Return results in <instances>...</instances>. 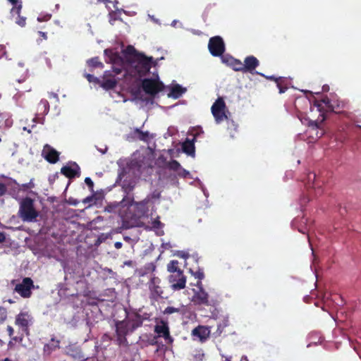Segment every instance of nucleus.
<instances>
[{
	"label": "nucleus",
	"instance_id": "58",
	"mask_svg": "<svg viewBox=\"0 0 361 361\" xmlns=\"http://www.w3.org/2000/svg\"><path fill=\"white\" fill-rule=\"evenodd\" d=\"M3 361H11L9 358L6 357L3 360Z\"/></svg>",
	"mask_w": 361,
	"mask_h": 361
},
{
	"label": "nucleus",
	"instance_id": "30",
	"mask_svg": "<svg viewBox=\"0 0 361 361\" xmlns=\"http://www.w3.org/2000/svg\"><path fill=\"white\" fill-rule=\"evenodd\" d=\"M163 313L164 314H171L173 313H178L181 315H183L185 313V307L183 305L180 306L179 307H174L171 306H169L164 310Z\"/></svg>",
	"mask_w": 361,
	"mask_h": 361
},
{
	"label": "nucleus",
	"instance_id": "23",
	"mask_svg": "<svg viewBox=\"0 0 361 361\" xmlns=\"http://www.w3.org/2000/svg\"><path fill=\"white\" fill-rule=\"evenodd\" d=\"M42 154L44 159L51 164H55L59 161V153L49 145L45 146Z\"/></svg>",
	"mask_w": 361,
	"mask_h": 361
},
{
	"label": "nucleus",
	"instance_id": "39",
	"mask_svg": "<svg viewBox=\"0 0 361 361\" xmlns=\"http://www.w3.org/2000/svg\"><path fill=\"white\" fill-rule=\"evenodd\" d=\"M283 82L284 80L281 78V80H279V82H276L280 94L284 93L288 89V87L283 84Z\"/></svg>",
	"mask_w": 361,
	"mask_h": 361
},
{
	"label": "nucleus",
	"instance_id": "43",
	"mask_svg": "<svg viewBox=\"0 0 361 361\" xmlns=\"http://www.w3.org/2000/svg\"><path fill=\"white\" fill-rule=\"evenodd\" d=\"M257 73L259 74V75L262 76V77L266 78L267 80L274 81L276 83L277 82H279V80H281V77L276 78L274 75L266 76L263 73Z\"/></svg>",
	"mask_w": 361,
	"mask_h": 361
},
{
	"label": "nucleus",
	"instance_id": "3",
	"mask_svg": "<svg viewBox=\"0 0 361 361\" xmlns=\"http://www.w3.org/2000/svg\"><path fill=\"white\" fill-rule=\"evenodd\" d=\"M130 169H123L122 172L119 173L118 177L116 180V183L121 182L120 185L122 188L126 196L123 198L120 203H123L128 201V195L133 191L136 185V180L133 177H130L129 175Z\"/></svg>",
	"mask_w": 361,
	"mask_h": 361
},
{
	"label": "nucleus",
	"instance_id": "55",
	"mask_svg": "<svg viewBox=\"0 0 361 361\" xmlns=\"http://www.w3.org/2000/svg\"><path fill=\"white\" fill-rule=\"evenodd\" d=\"M92 199V197H88L85 198V199L83 200V202H84V203L89 202Z\"/></svg>",
	"mask_w": 361,
	"mask_h": 361
},
{
	"label": "nucleus",
	"instance_id": "21",
	"mask_svg": "<svg viewBox=\"0 0 361 361\" xmlns=\"http://www.w3.org/2000/svg\"><path fill=\"white\" fill-rule=\"evenodd\" d=\"M61 341L55 336H52L49 341L44 344L43 348V355L45 357L50 356L53 352L60 348Z\"/></svg>",
	"mask_w": 361,
	"mask_h": 361
},
{
	"label": "nucleus",
	"instance_id": "13",
	"mask_svg": "<svg viewBox=\"0 0 361 361\" xmlns=\"http://www.w3.org/2000/svg\"><path fill=\"white\" fill-rule=\"evenodd\" d=\"M34 288L33 281L26 277L23 279L20 283L16 285L14 290L17 292L22 298H27L32 295V289Z\"/></svg>",
	"mask_w": 361,
	"mask_h": 361
},
{
	"label": "nucleus",
	"instance_id": "47",
	"mask_svg": "<svg viewBox=\"0 0 361 361\" xmlns=\"http://www.w3.org/2000/svg\"><path fill=\"white\" fill-rule=\"evenodd\" d=\"M7 188L5 184L0 183V196H3L6 194Z\"/></svg>",
	"mask_w": 361,
	"mask_h": 361
},
{
	"label": "nucleus",
	"instance_id": "25",
	"mask_svg": "<svg viewBox=\"0 0 361 361\" xmlns=\"http://www.w3.org/2000/svg\"><path fill=\"white\" fill-rule=\"evenodd\" d=\"M22 5H18L16 8L11 9V14L13 18H15V22L20 27H24L26 24V18L20 16Z\"/></svg>",
	"mask_w": 361,
	"mask_h": 361
},
{
	"label": "nucleus",
	"instance_id": "41",
	"mask_svg": "<svg viewBox=\"0 0 361 361\" xmlns=\"http://www.w3.org/2000/svg\"><path fill=\"white\" fill-rule=\"evenodd\" d=\"M7 318V311H6V309L3 307H0V322H4Z\"/></svg>",
	"mask_w": 361,
	"mask_h": 361
},
{
	"label": "nucleus",
	"instance_id": "16",
	"mask_svg": "<svg viewBox=\"0 0 361 361\" xmlns=\"http://www.w3.org/2000/svg\"><path fill=\"white\" fill-rule=\"evenodd\" d=\"M61 173L66 178L71 179L80 176V168L75 162H72L63 166L61 169Z\"/></svg>",
	"mask_w": 361,
	"mask_h": 361
},
{
	"label": "nucleus",
	"instance_id": "19",
	"mask_svg": "<svg viewBox=\"0 0 361 361\" xmlns=\"http://www.w3.org/2000/svg\"><path fill=\"white\" fill-rule=\"evenodd\" d=\"M30 316L27 312H20L16 317L15 323L17 326L22 328L26 335H29V326L30 322Z\"/></svg>",
	"mask_w": 361,
	"mask_h": 361
},
{
	"label": "nucleus",
	"instance_id": "18",
	"mask_svg": "<svg viewBox=\"0 0 361 361\" xmlns=\"http://www.w3.org/2000/svg\"><path fill=\"white\" fill-rule=\"evenodd\" d=\"M191 335L194 339L204 342L210 336V329L205 326L199 325L192 331Z\"/></svg>",
	"mask_w": 361,
	"mask_h": 361
},
{
	"label": "nucleus",
	"instance_id": "48",
	"mask_svg": "<svg viewBox=\"0 0 361 361\" xmlns=\"http://www.w3.org/2000/svg\"><path fill=\"white\" fill-rule=\"evenodd\" d=\"M11 4L13 5V8H16L18 5H22V1L20 0H8Z\"/></svg>",
	"mask_w": 361,
	"mask_h": 361
},
{
	"label": "nucleus",
	"instance_id": "1",
	"mask_svg": "<svg viewBox=\"0 0 361 361\" xmlns=\"http://www.w3.org/2000/svg\"><path fill=\"white\" fill-rule=\"evenodd\" d=\"M128 49L133 50V58L130 61L132 73L135 76L143 77L146 75L157 61L152 56H147L143 53L137 51L133 47L129 46Z\"/></svg>",
	"mask_w": 361,
	"mask_h": 361
},
{
	"label": "nucleus",
	"instance_id": "28",
	"mask_svg": "<svg viewBox=\"0 0 361 361\" xmlns=\"http://www.w3.org/2000/svg\"><path fill=\"white\" fill-rule=\"evenodd\" d=\"M67 354L74 359H77L78 360H85L87 357L82 353L80 349L78 348H70L68 350Z\"/></svg>",
	"mask_w": 361,
	"mask_h": 361
},
{
	"label": "nucleus",
	"instance_id": "9",
	"mask_svg": "<svg viewBox=\"0 0 361 361\" xmlns=\"http://www.w3.org/2000/svg\"><path fill=\"white\" fill-rule=\"evenodd\" d=\"M305 185L310 196L317 197L321 195L323 192L320 182L317 179L316 174L313 172H310L307 174V181Z\"/></svg>",
	"mask_w": 361,
	"mask_h": 361
},
{
	"label": "nucleus",
	"instance_id": "7",
	"mask_svg": "<svg viewBox=\"0 0 361 361\" xmlns=\"http://www.w3.org/2000/svg\"><path fill=\"white\" fill-rule=\"evenodd\" d=\"M142 87L147 94L155 96L164 88L163 82L152 78H145L142 81Z\"/></svg>",
	"mask_w": 361,
	"mask_h": 361
},
{
	"label": "nucleus",
	"instance_id": "14",
	"mask_svg": "<svg viewBox=\"0 0 361 361\" xmlns=\"http://www.w3.org/2000/svg\"><path fill=\"white\" fill-rule=\"evenodd\" d=\"M161 279L157 276H153L149 282V298L157 301L159 298H163L164 290L160 286Z\"/></svg>",
	"mask_w": 361,
	"mask_h": 361
},
{
	"label": "nucleus",
	"instance_id": "37",
	"mask_svg": "<svg viewBox=\"0 0 361 361\" xmlns=\"http://www.w3.org/2000/svg\"><path fill=\"white\" fill-rule=\"evenodd\" d=\"M39 107H41L43 109L42 113L44 114H48L49 111V104L47 100L42 99L39 104Z\"/></svg>",
	"mask_w": 361,
	"mask_h": 361
},
{
	"label": "nucleus",
	"instance_id": "4",
	"mask_svg": "<svg viewBox=\"0 0 361 361\" xmlns=\"http://www.w3.org/2000/svg\"><path fill=\"white\" fill-rule=\"evenodd\" d=\"M19 214L24 221H33L38 216L39 213L35 209L34 200L30 197H25L20 203Z\"/></svg>",
	"mask_w": 361,
	"mask_h": 361
},
{
	"label": "nucleus",
	"instance_id": "45",
	"mask_svg": "<svg viewBox=\"0 0 361 361\" xmlns=\"http://www.w3.org/2000/svg\"><path fill=\"white\" fill-rule=\"evenodd\" d=\"M34 187V184L32 181L27 183H24V184H22V185L20 186V188L23 190H27L29 189H31Z\"/></svg>",
	"mask_w": 361,
	"mask_h": 361
},
{
	"label": "nucleus",
	"instance_id": "2",
	"mask_svg": "<svg viewBox=\"0 0 361 361\" xmlns=\"http://www.w3.org/2000/svg\"><path fill=\"white\" fill-rule=\"evenodd\" d=\"M333 99L334 98L330 99L326 96L321 100L314 102V106L317 108V111H319L320 114L316 121H311V126L314 127L316 130L320 129V131H317L316 134L318 137H321L324 133V130L321 129L320 126L326 118V112L330 111L331 105L333 104Z\"/></svg>",
	"mask_w": 361,
	"mask_h": 361
},
{
	"label": "nucleus",
	"instance_id": "6",
	"mask_svg": "<svg viewBox=\"0 0 361 361\" xmlns=\"http://www.w3.org/2000/svg\"><path fill=\"white\" fill-rule=\"evenodd\" d=\"M116 343L118 345H127L126 336L131 333V329L126 319L116 322Z\"/></svg>",
	"mask_w": 361,
	"mask_h": 361
},
{
	"label": "nucleus",
	"instance_id": "49",
	"mask_svg": "<svg viewBox=\"0 0 361 361\" xmlns=\"http://www.w3.org/2000/svg\"><path fill=\"white\" fill-rule=\"evenodd\" d=\"M117 204L116 205H111V204H109L108 206L106 207L105 208V210L109 212H114V209L116 207H117Z\"/></svg>",
	"mask_w": 361,
	"mask_h": 361
},
{
	"label": "nucleus",
	"instance_id": "8",
	"mask_svg": "<svg viewBox=\"0 0 361 361\" xmlns=\"http://www.w3.org/2000/svg\"><path fill=\"white\" fill-rule=\"evenodd\" d=\"M226 108V106L222 97H219L212 104L211 111L216 123H221L228 118L225 112Z\"/></svg>",
	"mask_w": 361,
	"mask_h": 361
},
{
	"label": "nucleus",
	"instance_id": "34",
	"mask_svg": "<svg viewBox=\"0 0 361 361\" xmlns=\"http://www.w3.org/2000/svg\"><path fill=\"white\" fill-rule=\"evenodd\" d=\"M134 134L137 135V138L140 140H142V141L147 142V141H148V140L149 138V132H147V131L143 132V131H142L141 130H140L138 128H135L134 130Z\"/></svg>",
	"mask_w": 361,
	"mask_h": 361
},
{
	"label": "nucleus",
	"instance_id": "46",
	"mask_svg": "<svg viewBox=\"0 0 361 361\" xmlns=\"http://www.w3.org/2000/svg\"><path fill=\"white\" fill-rule=\"evenodd\" d=\"M178 176H181V177H187L188 176H189L190 173L189 171H186L185 169H182L180 167V169L178 170Z\"/></svg>",
	"mask_w": 361,
	"mask_h": 361
},
{
	"label": "nucleus",
	"instance_id": "38",
	"mask_svg": "<svg viewBox=\"0 0 361 361\" xmlns=\"http://www.w3.org/2000/svg\"><path fill=\"white\" fill-rule=\"evenodd\" d=\"M160 197H161L160 192H159L157 190H154L153 192H152L151 194L148 195L145 198H149V203L151 204H153L152 200H153L159 199Z\"/></svg>",
	"mask_w": 361,
	"mask_h": 361
},
{
	"label": "nucleus",
	"instance_id": "24",
	"mask_svg": "<svg viewBox=\"0 0 361 361\" xmlns=\"http://www.w3.org/2000/svg\"><path fill=\"white\" fill-rule=\"evenodd\" d=\"M126 320L128 322L131 331H134L136 329L140 327L142 325L144 318L138 313H135L129 316L127 319H126Z\"/></svg>",
	"mask_w": 361,
	"mask_h": 361
},
{
	"label": "nucleus",
	"instance_id": "15",
	"mask_svg": "<svg viewBox=\"0 0 361 361\" xmlns=\"http://www.w3.org/2000/svg\"><path fill=\"white\" fill-rule=\"evenodd\" d=\"M128 204L134 206L135 213L138 216H145L148 214L150 204L149 198H145L142 201L135 202L133 197H128Z\"/></svg>",
	"mask_w": 361,
	"mask_h": 361
},
{
	"label": "nucleus",
	"instance_id": "12",
	"mask_svg": "<svg viewBox=\"0 0 361 361\" xmlns=\"http://www.w3.org/2000/svg\"><path fill=\"white\" fill-rule=\"evenodd\" d=\"M208 49L213 56H220L225 51V44L220 36L211 37L208 43Z\"/></svg>",
	"mask_w": 361,
	"mask_h": 361
},
{
	"label": "nucleus",
	"instance_id": "59",
	"mask_svg": "<svg viewBox=\"0 0 361 361\" xmlns=\"http://www.w3.org/2000/svg\"><path fill=\"white\" fill-rule=\"evenodd\" d=\"M225 361H231L229 358H226Z\"/></svg>",
	"mask_w": 361,
	"mask_h": 361
},
{
	"label": "nucleus",
	"instance_id": "29",
	"mask_svg": "<svg viewBox=\"0 0 361 361\" xmlns=\"http://www.w3.org/2000/svg\"><path fill=\"white\" fill-rule=\"evenodd\" d=\"M332 102L333 104L331 105L329 111L335 112L336 114L342 113L341 110L345 107V104L343 102L334 98L333 99Z\"/></svg>",
	"mask_w": 361,
	"mask_h": 361
},
{
	"label": "nucleus",
	"instance_id": "54",
	"mask_svg": "<svg viewBox=\"0 0 361 361\" xmlns=\"http://www.w3.org/2000/svg\"><path fill=\"white\" fill-rule=\"evenodd\" d=\"M69 203L73 205H76L78 203V201L77 200H72L71 199L69 200Z\"/></svg>",
	"mask_w": 361,
	"mask_h": 361
},
{
	"label": "nucleus",
	"instance_id": "11",
	"mask_svg": "<svg viewBox=\"0 0 361 361\" xmlns=\"http://www.w3.org/2000/svg\"><path fill=\"white\" fill-rule=\"evenodd\" d=\"M154 331L158 337L163 338L166 343L171 344L173 343V338L170 334L169 324L166 321L163 319L158 321L154 326Z\"/></svg>",
	"mask_w": 361,
	"mask_h": 361
},
{
	"label": "nucleus",
	"instance_id": "33",
	"mask_svg": "<svg viewBox=\"0 0 361 361\" xmlns=\"http://www.w3.org/2000/svg\"><path fill=\"white\" fill-rule=\"evenodd\" d=\"M230 65L234 71L243 73V63L240 60L231 58Z\"/></svg>",
	"mask_w": 361,
	"mask_h": 361
},
{
	"label": "nucleus",
	"instance_id": "17",
	"mask_svg": "<svg viewBox=\"0 0 361 361\" xmlns=\"http://www.w3.org/2000/svg\"><path fill=\"white\" fill-rule=\"evenodd\" d=\"M118 81L115 78V75H112L109 71H105L99 85L106 90H113L117 85Z\"/></svg>",
	"mask_w": 361,
	"mask_h": 361
},
{
	"label": "nucleus",
	"instance_id": "22",
	"mask_svg": "<svg viewBox=\"0 0 361 361\" xmlns=\"http://www.w3.org/2000/svg\"><path fill=\"white\" fill-rule=\"evenodd\" d=\"M259 65V61L255 56H248L244 60L243 73H253V71Z\"/></svg>",
	"mask_w": 361,
	"mask_h": 361
},
{
	"label": "nucleus",
	"instance_id": "26",
	"mask_svg": "<svg viewBox=\"0 0 361 361\" xmlns=\"http://www.w3.org/2000/svg\"><path fill=\"white\" fill-rule=\"evenodd\" d=\"M13 124V120L8 112H0V128H9Z\"/></svg>",
	"mask_w": 361,
	"mask_h": 361
},
{
	"label": "nucleus",
	"instance_id": "32",
	"mask_svg": "<svg viewBox=\"0 0 361 361\" xmlns=\"http://www.w3.org/2000/svg\"><path fill=\"white\" fill-rule=\"evenodd\" d=\"M87 64L90 68H103L104 64L99 61V57H93L87 61Z\"/></svg>",
	"mask_w": 361,
	"mask_h": 361
},
{
	"label": "nucleus",
	"instance_id": "56",
	"mask_svg": "<svg viewBox=\"0 0 361 361\" xmlns=\"http://www.w3.org/2000/svg\"><path fill=\"white\" fill-rule=\"evenodd\" d=\"M114 72L115 73V74H119L121 73V70L119 68H115L114 70Z\"/></svg>",
	"mask_w": 361,
	"mask_h": 361
},
{
	"label": "nucleus",
	"instance_id": "51",
	"mask_svg": "<svg viewBox=\"0 0 361 361\" xmlns=\"http://www.w3.org/2000/svg\"><path fill=\"white\" fill-rule=\"evenodd\" d=\"M38 34H39V35L41 37H42V39H47V35L46 32H42V31H39Z\"/></svg>",
	"mask_w": 361,
	"mask_h": 361
},
{
	"label": "nucleus",
	"instance_id": "35",
	"mask_svg": "<svg viewBox=\"0 0 361 361\" xmlns=\"http://www.w3.org/2000/svg\"><path fill=\"white\" fill-rule=\"evenodd\" d=\"M192 274L199 280L197 282V286H202L201 280H202L204 277V274L202 269H199L196 271H191Z\"/></svg>",
	"mask_w": 361,
	"mask_h": 361
},
{
	"label": "nucleus",
	"instance_id": "42",
	"mask_svg": "<svg viewBox=\"0 0 361 361\" xmlns=\"http://www.w3.org/2000/svg\"><path fill=\"white\" fill-rule=\"evenodd\" d=\"M85 183L88 186L91 192H94V183L92 179L89 177L85 178Z\"/></svg>",
	"mask_w": 361,
	"mask_h": 361
},
{
	"label": "nucleus",
	"instance_id": "60",
	"mask_svg": "<svg viewBox=\"0 0 361 361\" xmlns=\"http://www.w3.org/2000/svg\"><path fill=\"white\" fill-rule=\"evenodd\" d=\"M358 128H361V126H357Z\"/></svg>",
	"mask_w": 361,
	"mask_h": 361
},
{
	"label": "nucleus",
	"instance_id": "40",
	"mask_svg": "<svg viewBox=\"0 0 361 361\" xmlns=\"http://www.w3.org/2000/svg\"><path fill=\"white\" fill-rule=\"evenodd\" d=\"M85 77L87 78V80L91 82H94L97 84H99L100 83V80L96 77H94L93 75H91L90 73H87L85 75Z\"/></svg>",
	"mask_w": 361,
	"mask_h": 361
},
{
	"label": "nucleus",
	"instance_id": "44",
	"mask_svg": "<svg viewBox=\"0 0 361 361\" xmlns=\"http://www.w3.org/2000/svg\"><path fill=\"white\" fill-rule=\"evenodd\" d=\"M51 14H45L44 16H39L37 18V21L39 22H44V21H48L51 19Z\"/></svg>",
	"mask_w": 361,
	"mask_h": 361
},
{
	"label": "nucleus",
	"instance_id": "5",
	"mask_svg": "<svg viewBox=\"0 0 361 361\" xmlns=\"http://www.w3.org/2000/svg\"><path fill=\"white\" fill-rule=\"evenodd\" d=\"M204 134V131L200 127L194 128L191 130L190 135H192V138L190 140L186 138L183 142L182 149L183 151L189 156L195 157V142L197 141L198 137L202 136Z\"/></svg>",
	"mask_w": 361,
	"mask_h": 361
},
{
	"label": "nucleus",
	"instance_id": "52",
	"mask_svg": "<svg viewBox=\"0 0 361 361\" xmlns=\"http://www.w3.org/2000/svg\"><path fill=\"white\" fill-rule=\"evenodd\" d=\"M6 240V236L4 233L0 232V243H4Z\"/></svg>",
	"mask_w": 361,
	"mask_h": 361
},
{
	"label": "nucleus",
	"instance_id": "57",
	"mask_svg": "<svg viewBox=\"0 0 361 361\" xmlns=\"http://www.w3.org/2000/svg\"><path fill=\"white\" fill-rule=\"evenodd\" d=\"M8 302L10 304H12V303H14V302H15V301H14V300H11V299L8 300Z\"/></svg>",
	"mask_w": 361,
	"mask_h": 361
},
{
	"label": "nucleus",
	"instance_id": "10",
	"mask_svg": "<svg viewBox=\"0 0 361 361\" xmlns=\"http://www.w3.org/2000/svg\"><path fill=\"white\" fill-rule=\"evenodd\" d=\"M168 281L171 289L173 291H178L185 288L186 276L183 271H178L173 274H170L168 277Z\"/></svg>",
	"mask_w": 361,
	"mask_h": 361
},
{
	"label": "nucleus",
	"instance_id": "27",
	"mask_svg": "<svg viewBox=\"0 0 361 361\" xmlns=\"http://www.w3.org/2000/svg\"><path fill=\"white\" fill-rule=\"evenodd\" d=\"M185 92H186L185 88L182 87L178 84H176L171 88V92L168 95L169 97H172L173 99H178L180 97H181L182 94H184Z\"/></svg>",
	"mask_w": 361,
	"mask_h": 361
},
{
	"label": "nucleus",
	"instance_id": "53",
	"mask_svg": "<svg viewBox=\"0 0 361 361\" xmlns=\"http://www.w3.org/2000/svg\"><path fill=\"white\" fill-rule=\"evenodd\" d=\"M122 245H123V244H122V243H121V242H116V243H115V244H114V246H115V247H116V249H120V248H121Z\"/></svg>",
	"mask_w": 361,
	"mask_h": 361
},
{
	"label": "nucleus",
	"instance_id": "36",
	"mask_svg": "<svg viewBox=\"0 0 361 361\" xmlns=\"http://www.w3.org/2000/svg\"><path fill=\"white\" fill-rule=\"evenodd\" d=\"M167 166L169 169L173 171H178L180 169V163L176 160H172L169 161L167 164Z\"/></svg>",
	"mask_w": 361,
	"mask_h": 361
},
{
	"label": "nucleus",
	"instance_id": "31",
	"mask_svg": "<svg viewBox=\"0 0 361 361\" xmlns=\"http://www.w3.org/2000/svg\"><path fill=\"white\" fill-rule=\"evenodd\" d=\"M167 271L171 273V274H173L178 271H183L179 268V262L176 259L171 260L167 264Z\"/></svg>",
	"mask_w": 361,
	"mask_h": 361
},
{
	"label": "nucleus",
	"instance_id": "20",
	"mask_svg": "<svg viewBox=\"0 0 361 361\" xmlns=\"http://www.w3.org/2000/svg\"><path fill=\"white\" fill-rule=\"evenodd\" d=\"M198 287L200 289L194 294L192 301L197 305H211L208 293L202 288V286Z\"/></svg>",
	"mask_w": 361,
	"mask_h": 361
},
{
	"label": "nucleus",
	"instance_id": "50",
	"mask_svg": "<svg viewBox=\"0 0 361 361\" xmlns=\"http://www.w3.org/2000/svg\"><path fill=\"white\" fill-rule=\"evenodd\" d=\"M7 331H8V334L9 336L11 337L13 335L14 330H13L12 326H7Z\"/></svg>",
	"mask_w": 361,
	"mask_h": 361
}]
</instances>
